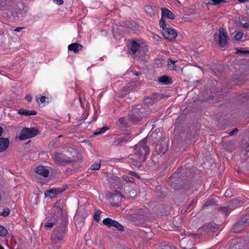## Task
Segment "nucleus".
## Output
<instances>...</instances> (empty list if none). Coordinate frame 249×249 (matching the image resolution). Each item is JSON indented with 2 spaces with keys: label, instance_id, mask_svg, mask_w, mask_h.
Wrapping results in <instances>:
<instances>
[{
  "label": "nucleus",
  "instance_id": "f257e3e1",
  "mask_svg": "<svg viewBox=\"0 0 249 249\" xmlns=\"http://www.w3.org/2000/svg\"><path fill=\"white\" fill-rule=\"evenodd\" d=\"M51 214L54 218L59 219L60 222L56 228L53 230V234L52 235V241H63L64 237L67 232V226L68 222L63 216V208L60 206H55L52 211Z\"/></svg>",
  "mask_w": 249,
  "mask_h": 249
},
{
  "label": "nucleus",
  "instance_id": "f03ea898",
  "mask_svg": "<svg viewBox=\"0 0 249 249\" xmlns=\"http://www.w3.org/2000/svg\"><path fill=\"white\" fill-rule=\"evenodd\" d=\"M149 137L148 135L139 142L136 144L134 147V154L140 161L144 162L147 159V156L149 152V146L147 145L148 138Z\"/></svg>",
  "mask_w": 249,
  "mask_h": 249
},
{
  "label": "nucleus",
  "instance_id": "7ed1b4c3",
  "mask_svg": "<svg viewBox=\"0 0 249 249\" xmlns=\"http://www.w3.org/2000/svg\"><path fill=\"white\" fill-rule=\"evenodd\" d=\"M159 26L162 36L169 40L176 39L178 36V32L176 29L171 28L166 23L165 20H160Z\"/></svg>",
  "mask_w": 249,
  "mask_h": 249
},
{
  "label": "nucleus",
  "instance_id": "20e7f679",
  "mask_svg": "<svg viewBox=\"0 0 249 249\" xmlns=\"http://www.w3.org/2000/svg\"><path fill=\"white\" fill-rule=\"evenodd\" d=\"M144 111V108L142 105L134 106L128 115L129 121L134 123L141 121Z\"/></svg>",
  "mask_w": 249,
  "mask_h": 249
},
{
  "label": "nucleus",
  "instance_id": "39448f33",
  "mask_svg": "<svg viewBox=\"0 0 249 249\" xmlns=\"http://www.w3.org/2000/svg\"><path fill=\"white\" fill-rule=\"evenodd\" d=\"M39 132L40 131L35 127H24L21 130L18 138L21 141H24L37 136Z\"/></svg>",
  "mask_w": 249,
  "mask_h": 249
},
{
  "label": "nucleus",
  "instance_id": "423d86ee",
  "mask_svg": "<svg viewBox=\"0 0 249 249\" xmlns=\"http://www.w3.org/2000/svg\"><path fill=\"white\" fill-rule=\"evenodd\" d=\"M52 159L54 162L59 166L65 165L74 161L65 154L56 152L52 156Z\"/></svg>",
  "mask_w": 249,
  "mask_h": 249
},
{
  "label": "nucleus",
  "instance_id": "0eeeda50",
  "mask_svg": "<svg viewBox=\"0 0 249 249\" xmlns=\"http://www.w3.org/2000/svg\"><path fill=\"white\" fill-rule=\"evenodd\" d=\"M214 38L216 40L221 47H224L228 42V36L226 31L223 28L219 30V33L214 34Z\"/></svg>",
  "mask_w": 249,
  "mask_h": 249
},
{
  "label": "nucleus",
  "instance_id": "6e6552de",
  "mask_svg": "<svg viewBox=\"0 0 249 249\" xmlns=\"http://www.w3.org/2000/svg\"><path fill=\"white\" fill-rule=\"evenodd\" d=\"M126 28L128 29V31L130 33L138 34L141 31V27L137 24L134 21H128L124 24Z\"/></svg>",
  "mask_w": 249,
  "mask_h": 249
},
{
  "label": "nucleus",
  "instance_id": "1a4fd4ad",
  "mask_svg": "<svg viewBox=\"0 0 249 249\" xmlns=\"http://www.w3.org/2000/svg\"><path fill=\"white\" fill-rule=\"evenodd\" d=\"M131 140V136L128 133L114 140L113 144L116 146H121Z\"/></svg>",
  "mask_w": 249,
  "mask_h": 249
},
{
  "label": "nucleus",
  "instance_id": "9d476101",
  "mask_svg": "<svg viewBox=\"0 0 249 249\" xmlns=\"http://www.w3.org/2000/svg\"><path fill=\"white\" fill-rule=\"evenodd\" d=\"M161 18L160 20L164 19V18H167L171 20H174L175 18V16L174 14L169 10L166 8H161Z\"/></svg>",
  "mask_w": 249,
  "mask_h": 249
},
{
  "label": "nucleus",
  "instance_id": "9b49d317",
  "mask_svg": "<svg viewBox=\"0 0 249 249\" xmlns=\"http://www.w3.org/2000/svg\"><path fill=\"white\" fill-rule=\"evenodd\" d=\"M9 145V140L7 138H0V153L5 151Z\"/></svg>",
  "mask_w": 249,
  "mask_h": 249
},
{
  "label": "nucleus",
  "instance_id": "f8f14e48",
  "mask_svg": "<svg viewBox=\"0 0 249 249\" xmlns=\"http://www.w3.org/2000/svg\"><path fill=\"white\" fill-rule=\"evenodd\" d=\"M36 172L43 177H47L49 174V171L45 166H39L36 169Z\"/></svg>",
  "mask_w": 249,
  "mask_h": 249
},
{
  "label": "nucleus",
  "instance_id": "ddd939ff",
  "mask_svg": "<svg viewBox=\"0 0 249 249\" xmlns=\"http://www.w3.org/2000/svg\"><path fill=\"white\" fill-rule=\"evenodd\" d=\"M69 51H72L75 53L79 52L83 48V46L77 43H73L68 45Z\"/></svg>",
  "mask_w": 249,
  "mask_h": 249
},
{
  "label": "nucleus",
  "instance_id": "4468645a",
  "mask_svg": "<svg viewBox=\"0 0 249 249\" xmlns=\"http://www.w3.org/2000/svg\"><path fill=\"white\" fill-rule=\"evenodd\" d=\"M18 113L21 115L30 116L35 115L37 112L34 110H28L27 109L20 108L18 110Z\"/></svg>",
  "mask_w": 249,
  "mask_h": 249
},
{
  "label": "nucleus",
  "instance_id": "2eb2a0df",
  "mask_svg": "<svg viewBox=\"0 0 249 249\" xmlns=\"http://www.w3.org/2000/svg\"><path fill=\"white\" fill-rule=\"evenodd\" d=\"M140 44L136 41H132L130 44V53L132 54H135L139 50Z\"/></svg>",
  "mask_w": 249,
  "mask_h": 249
},
{
  "label": "nucleus",
  "instance_id": "dca6fc26",
  "mask_svg": "<svg viewBox=\"0 0 249 249\" xmlns=\"http://www.w3.org/2000/svg\"><path fill=\"white\" fill-rule=\"evenodd\" d=\"M116 220L112 219L111 218L109 217L106 218L104 219L103 220V224L109 228L114 227V225L116 223Z\"/></svg>",
  "mask_w": 249,
  "mask_h": 249
},
{
  "label": "nucleus",
  "instance_id": "f3484780",
  "mask_svg": "<svg viewBox=\"0 0 249 249\" xmlns=\"http://www.w3.org/2000/svg\"><path fill=\"white\" fill-rule=\"evenodd\" d=\"M144 102L146 105L152 106L154 105L156 102V98L154 95H153L152 96H147L144 98Z\"/></svg>",
  "mask_w": 249,
  "mask_h": 249
},
{
  "label": "nucleus",
  "instance_id": "a211bd4d",
  "mask_svg": "<svg viewBox=\"0 0 249 249\" xmlns=\"http://www.w3.org/2000/svg\"><path fill=\"white\" fill-rule=\"evenodd\" d=\"M144 11L148 13L150 16L154 17L155 14V7L150 5H146L144 6Z\"/></svg>",
  "mask_w": 249,
  "mask_h": 249
},
{
  "label": "nucleus",
  "instance_id": "6ab92c4d",
  "mask_svg": "<svg viewBox=\"0 0 249 249\" xmlns=\"http://www.w3.org/2000/svg\"><path fill=\"white\" fill-rule=\"evenodd\" d=\"M118 126L121 128H126L128 127L126 119L124 117H121L118 120Z\"/></svg>",
  "mask_w": 249,
  "mask_h": 249
},
{
  "label": "nucleus",
  "instance_id": "aec40b11",
  "mask_svg": "<svg viewBox=\"0 0 249 249\" xmlns=\"http://www.w3.org/2000/svg\"><path fill=\"white\" fill-rule=\"evenodd\" d=\"M45 196L46 197L52 198L56 196L55 189H51L45 192Z\"/></svg>",
  "mask_w": 249,
  "mask_h": 249
},
{
  "label": "nucleus",
  "instance_id": "412c9836",
  "mask_svg": "<svg viewBox=\"0 0 249 249\" xmlns=\"http://www.w3.org/2000/svg\"><path fill=\"white\" fill-rule=\"evenodd\" d=\"M159 82L163 84H169L171 82V79L167 76H162L159 78Z\"/></svg>",
  "mask_w": 249,
  "mask_h": 249
},
{
  "label": "nucleus",
  "instance_id": "4be33fe9",
  "mask_svg": "<svg viewBox=\"0 0 249 249\" xmlns=\"http://www.w3.org/2000/svg\"><path fill=\"white\" fill-rule=\"evenodd\" d=\"M129 162L132 165L135 166L136 168H140L141 167V161L137 160L136 159H134L133 158H129Z\"/></svg>",
  "mask_w": 249,
  "mask_h": 249
},
{
  "label": "nucleus",
  "instance_id": "5701e85b",
  "mask_svg": "<svg viewBox=\"0 0 249 249\" xmlns=\"http://www.w3.org/2000/svg\"><path fill=\"white\" fill-rule=\"evenodd\" d=\"M207 5H216L221 3L225 2V0H206Z\"/></svg>",
  "mask_w": 249,
  "mask_h": 249
},
{
  "label": "nucleus",
  "instance_id": "b1692460",
  "mask_svg": "<svg viewBox=\"0 0 249 249\" xmlns=\"http://www.w3.org/2000/svg\"><path fill=\"white\" fill-rule=\"evenodd\" d=\"M109 129V127L106 126H105L102 128H98L93 133L94 135H98L99 134H103L105 133L107 130Z\"/></svg>",
  "mask_w": 249,
  "mask_h": 249
},
{
  "label": "nucleus",
  "instance_id": "393cba45",
  "mask_svg": "<svg viewBox=\"0 0 249 249\" xmlns=\"http://www.w3.org/2000/svg\"><path fill=\"white\" fill-rule=\"evenodd\" d=\"M140 85V82L139 80L136 79L135 81H131L128 84V88H130L131 89L135 88L137 87Z\"/></svg>",
  "mask_w": 249,
  "mask_h": 249
},
{
  "label": "nucleus",
  "instance_id": "a878e982",
  "mask_svg": "<svg viewBox=\"0 0 249 249\" xmlns=\"http://www.w3.org/2000/svg\"><path fill=\"white\" fill-rule=\"evenodd\" d=\"M146 75L150 80H155V71L154 70H148L146 71Z\"/></svg>",
  "mask_w": 249,
  "mask_h": 249
},
{
  "label": "nucleus",
  "instance_id": "bb28decb",
  "mask_svg": "<svg viewBox=\"0 0 249 249\" xmlns=\"http://www.w3.org/2000/svg\"><path fill=\"white\" fill-rule=\"evenodd\" d=\"M176 61H173L171 59H168V67L170 70H176L175 63Z\"/></svg>",
  "mask_w": 249,
  "mask_h": 249
},
{
  "label": "nucleus",
  "instance_id": "cd10ccee",
  "mask_svg": "<svg viewBox=\"0 0 249 249\" xmlns=\"http://www.w3.org/2000/svg\"><path fill=\"white\" fill-rule=\"evenodd\" d=\"M8 234V231L3 226L0 225V236L5 237Z\"/></svg>",
  "mask_w": 249,
  "mask_h": 249
},
{
  "label": "nucleus",
  "instance_id": "c85d7f7f",
  "mask_svg": "<svg viewBox=\"0 0 249 249\" xmlns=\"http://www.w3.org/2000/svg\"><path fill=\"white\" fill-rule=\"evenodd\" d=\"M101 213V211L100 210H98L94 213V215H93V218L96 222L99 221Z\"/></svg>",
  "mask_w": 249,
  "mask_h": 249
},
{
  "label": "nucleus",
  "instance_id": "c756f323",
  "mask_svg": "<svg viewBox=\"0 0 249 249\" xmlns=\"http://www.w3.org/2000/svg\"><path fill=\"white\" fill-rule=\"evenodd\" d=\"M101 166L100 163H94L91 165L89 169L91 170H98L100 169Z\"/></svg>",
  "mask_w": 249,
  "mask_h": 249
},
{
  "label": "nucleus",
  "instance_id": "7c9ffc66",
  "mask_svg": "<svg viewBox=\"0 0 249 249\" xmlns=\"http://www.w3.org/2000/svg\"><path fill=\"white\" fill-rule=\"evenodd\" d=\"M165 63V58H161L158 59V60L157 59V67H162L163 64Z\"/></svg>",
  "mask_w": 249,
  "mask_h": 249
},
{
  "label": "nucleus",
  "instance_id": "2f4dec72",
  "mask_svg": "<svg viewBox=\"0 0 249 249\" xmlns=\"http://www.w3.org/2000/svg\"><path fill=\"white\" fill-rule=\"evenodd\" d=\"M113 227L116 228L118 230L121 231H124V228L123 226L117 221L116 222V223L114 224Z\"/></svg>",
  "mask_w": 249,
  "mask_h": 249
},
{
  "label": "nucleus",
  "instance_id": "473e14b6",
  "mask_svg": "<svg viewBox=\"0 0 249 249\" xmlns=\"http://www.w3.org/2000/svg\"><path fill=\"white\" fill-rule=\"evenodd\" d=\"M236 53H237L245 54L249 53V51H248L245 48H241L240 49H236Z\"/></svg>",
  "mask_w": 249,
  "mask_h": 249
},
{
  "label": "nucleus",
  "instance_id": "72a5a7b5",
  "mask_svg": "<svg viewBox=\"0 0 249 249\" xmlns=\"http://www.w3.org/2000/svg\"><path fill=\"white\" fill-rule=\"evenodd\" d=\"M159 249H175L174 247H171L168 244H164L159 247Z\"/></svg>",
  "mask_w": 249,
  "mask_h": 249
},
{
  "label": "nucleus",
  "instance_id": "f704fd0d",
  "mask_svg": "<svg viewBox=\"0 0 249 249\" xmlns=\"http://www.w3.org/2000/svg\"><path fill=\"white\" fill-rule=\"evenodd\" d=\"M10 213V209L9 208H5L4 209L3 212L1 213L0 215L3 216H8Z\"/></svg>",
  "mask_w": 249,
  "mask_h": 249
},
{
  "label": "nucleus",
  "instance_id": "c9c22d12",
  "mask_svg": "<svg viewBox=\"0 0 249 249\" xmlns=\"http://www.w3.org/2000/svg\"><path fill=\"white\" fill-rule=\"evenodd\" d=\"M128 174L130 175V176H132L136 177L138 179H140L141 178V177L140 176V175H139L135 172L132 171H129L128 172Z\"/></svg>",
  "mask_w": 249,
  "mask_h": 249
},
{
  "label": "nucleus",
  "instance_id": "e433bc0d",
  "mask_svg": "<svg viewBox=\"0 0 249 249\" xmlns=\"http://www.w3.org/2000/svg\"><path fill=\"white\" fill-rule=\"evenodd\" d=\"M243 36V33L242 32H238L235 36V38L236 40H240L242 37Z\"/></svg>",
  "mask_w": 249,
  "mask_h": 249
},
{
  "label": "nucleus",
  "instance_id": "4c0bfd02",
  "mask_svg": "<svg viewBox=\"0 0 249 249\" xmlns=\"http://www.w3.org/2000/svg\"><path fill=\"white\" fill-rule=\"evenodd\" d=\"M46 99L47 98L45 96H42L40 98H36V100L37 102H40L41 103H43L45 102Z\"/></svg>",
  "mask_w": 249,
  "mask_h": 249
},
{
  "label": "nucleus",
  "instance_id": "58836bf2",
  "mask_svg": "<svg viewBox=\"0 0 249 249\" xmlns=\"http://www.w3.org/2000/svg\"><path fill=\"white\" fill-rule=\"evenodd\" d=\"M54 224H55V222H47L45 224V227L46 228H51L54 226Z\"/></svg>",
  "mask_w": 249,
  "mask_h": 249
},
{
  "label": "nucleus",
  "instance_id": "ea45409f",
  "mask_svg": "<svg viewBox=\"0 0 249 249\" xmlns=\"http://www.w3.org/2000/svg\"><path fill=\"white\" fill-rule=\"evenodd\" d=\"M55 190L56 194L57 195L59 194L62 193L63 192H64L65 190V188H58L55 189Z\"/></svg>",
  "mask_w": 249,
  "mask_h": 249
},
{
  "label": "nucleus",
  "instance_id": "a19ab883",
  "mask_svg": "<svg viewBox=\"0 0 249 249\" xmlns=\"http://www.w3.org/2000/svg\"><path fill=\"white\" fill-rule=\"evenodd\" d=\"M49 249H61L60 246L58 245H54L53 244L49 245Z\"/></svg>",
  "mask_w": 249,
  "mask_h": 249
},
{
  "label": "nucleus",
  "instance_id": "79ce46f5",
  "mask_svg": "<svg viewBox=\"0 0 249 249\" xmlns=\"http://www.w3.org/2000/svg\"><path fill=\"white\" fill-rule=\"evenodd\" d=\"M124 179L128 182H133V178L131 177H127V176H124L123 177Z\"/></svg>",
  "mask_w": 249,
  "mask_h": 249
},
{
  "label": "nucleus",
  "instance_id": "37998d69",
  "mask_svg": "<svg viewBox=\"0 0 249 249\" xmlns=\"http://www.w3.org/2000/svg\"><path fill=\"white\" fill-rule=\"evenodd\" d=\"M53 1L58 5H62L64 2L63 0H53Z\"/></svg>",
  "mask_w": 249,
  "mask_h": 249
},
{
  "label": "nucleus",
  "instance_id": "c03bdc74",
  "mask_svg": "<svg viewBox=\"0 0 249 249\" xmlns=\"http://www.w3.org/2000/svg\"><path fill=\"white\" fill-rule=\"evenodd\" d=\"M131 72H132V73L134 75H135L136 76H139V75L142 74V72L141 71H134V70H132Z\"/></svg>",
  "mask_w": 249,
  "mask_h": 249
},
{
  "label": "nucleus",
  "instance_id": "a18cd8bd",
  "mask_svg": "<svg viewBox=\"0 0 249 249\" xmlns=\"http://www.w3.org/2000/svg\"><path fill=\"white\" fill-rule=\"evenodd\" d=\"M25 99L29 102H31L32 100V96L31 95L28 94L25 97Z\"/></svg>",
  "mask_w": 249,
  "mask_h": 249
},
{
  "label": "nucleus",
  "instance_id": "49530a36",
  "mask_svg": "<svg viewBox=\"0 0 249 249\" xmlns=\"http://www.w3.org/2000/svg\"><path fill=\"white\" fill-rule=\"evenodd\" d=\"M237 131H238V130L236 128H235L233 130L230 132L229 133V135L230 136H232V135L235 134L237 133Z\"/></svg>",
  "mask_w": 249,
  "mask_h": 249
},
{
  "label": "nucleus",
  "instance_id": "de8ad7c7",
  "mask_svg": "<svg viewBox=\"0 0 249 249\" xmlns=\"http://www.w3.org/2000/svg\"><path fill=\"white\" fill-rule=\"evenodd\" d=\"M112 31H113V34H114V36H115V34H118H118H119V35H121V32H117V29H114H114H113Z\"/></svg>",
  "mask_w": 249,
  "mask_h": 249
},
{
  "label": "nucleus",
  "instance_id": "09e8293b",
  "mask_svg": "<svg viewBox=\"0 0 249 249\" xmlns=\"http://www.w3.org/2000/svg\"><path fill=\"white\" fill-rule=\"evenodd\" d=\"M24 28L21 27H17L16 28L14 31L15 32H19L21 31L22 29H23Z\"/></svg>",
  "mask_w": 249,
  "mask_h": 249
},
{
  "label": "nucleus",
  "instance_id": "8fccbe9b",
  "mask_svg": "<svg viewBox=\"0 0 249 249\" xmlns=\"http://www.w3.org/2000/svg\"><path fill=\"white\" fill-rule=\"evenodd\" d=\"M3 131H4L3 128L1 126H0V137L1 136V135L3 132ZM0 138L1 137H0Z\"/></svg>",
  "mask_w": 249,
  "mask_h": 249
},
{
  "label": "nucleus",
  "instance_id": "3c124183",
  "mask_svg": "<svg viewBox=\"0 0 249 249\" xmlns=\"http://www.w3.org/2000/svg\"><path fill=\"white\" fill-rule=\"evenodd\" d=\"M243 26L245 28H248L249 27V24L246 23L244 24Z\"/></svg>",
  "mask_w": 249,
  "mask_h": 249
},
{
  "label": "nucleus",
  "instance_id": "603ef678",
  "mask_svg": "<svg viewBox=\"0 0 249 249\" xmlns=\"http://www.w3.org/2000/svg\"><path fill=\"white\" fill-rule=\"evenodd\" d=\"M115 178H117V177H110V178L108 179L109 181L111 182V180L114 179Z\"/></svg>",
  "mask_w": 249,
  "mask_h": 249
},
{
  "label": "nucleus",
  "instance_id": "864d4df0",
  "mask_svg": "<svg viewBox=\"0 0 249 249\" xmlns=\"http://www.w3.org/2000/svg\"><path fill=\"white\" fill-rule=\"evenodd\" d=\"M247 0H238V1L241 2V3H244L245 2H246Z\"/></svg>",
  "mask_w": 249,
  "mask_h": 249
},
{
  "label": "nucleus",
  "instance_id": "5fc2aeb1",
  "mask_svg": "<svg viewBox=\"0 0 249 249\" xmlns=\"http://www.w3.org/2000/svg\"><path fill=\"white\" fill-rule=\"evenodd\" d=\"M4 34V32L2 30H0V36L3 35Z\"/></svg>",
  "mask_w": 249,
  "mask_h": 249
},
{
  "label": "nucleus",
  "instance_id": "6e6d98bb",
  "mask_svg": "<svg viewBox=\"0 0 249 249\" xmlns=\"http://www.w3.org/2000/svg\"><path fill=\"white\" fill-rule=\"evenodd\" d=\"M151 142H153V143H154L155 142V140L153 138H151Z\"/></svg>",
  "mask_w": 249,
  "mask_h": 249
},
{
  "label": "nucleus",
  "instance_id": "4d7b16f0",
  "mask_svg": "<svg viewBox=\"0 0 249 249\" xmlns=\"http://www.w3.org/2000/svg\"><path fill=\"white\" fill-rule=\"evenodd\" d=\"M67 171H71V169H70V168H68L66 170Z\"/></svg>",
  "mask_w": 249,
  "mask_h": 249
},
{
  "label": "nucleus",
  "instance_id": "13d9d810",
  "mask_svg": "<svg viewBox=\"0 0 249 249\" xmlns=\"http://www.w3.org/2000/svg\"><path fill=\"white\" fill-rule=\"evenodd\" d=\"M0 249H4V248L0 245Z\"/></svg>",
  "mask_w": 249,
  "mask_h": 249
},
{
  "label": "nucleus",
  "instance_id": "bf43d9fd",
  "mask_svg": "<svg viewBox=\"0 0 249 249\" xmlns=\"http://www.w3.org/2000/svg\"><path fill=\"white\" fill-rule=\"evenodd\" d=\"M79 101H80V103H81V102H82V100H81V98H80V97H79Z\"/></svg>",
  "mask_w": 249,
  "mask_h": 249
},
{
  "label": "nucleus",
  "instance_id": "052dcab7",
  "mask_svg": "<svg viewBox=\"0 0 249 249\" xmlns=\"http://www.w3.org/2000/svg\"><path fill=\"white\" fill-rule=\"evenodd\" d=\"M153 132H151V136H152V137H153ZM153 138H155V137H153Z\"/></svg>",
  "mask_w": 249,
  "mask_h": 249
},
{
  "label": "nucleus",
  "instance_id": "680f3d73",
  "mask_svg": "<svg viewBox=\"0 0 249 249\" xmlns=\"http://www.w3.org/2000/svg\"><path fill=\"white\" fill-rule=\"evenodd\" d=\"M139 80H141V78H139ZM143 78H142V79L141 81H143Z\"/></svg>",
  "mask_w": 249,
  "mask_h": 249
}]
</instances>
